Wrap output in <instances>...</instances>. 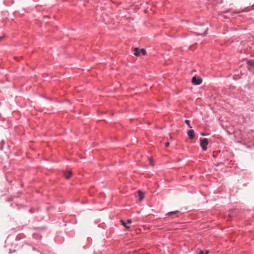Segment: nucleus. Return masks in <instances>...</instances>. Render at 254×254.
<instances>
[{
    "instance_id": "f257e3e1",
    "label": "nucleus",
    "mask_w": 254,
    "mask_h": 254,
    "mask_svg": "<svg viewBox=\"0 0 254 254\" xmlns=\"http://www.w3.org/2000/svg\"><path fill=\"white\" fill-rule=\"evenodd\" d=\"M134 55L136 56H140L141 54L143 55H145L146 54V51L144 49H139L138 48H135L134 49Z\"/></svg>"
},
{
    "instance_id": "f03ea898",
    "label": "nucleus",
    "mask_w": 254,
    "mask_h": 254,
    "mask_svg": "<svg viewBox=\"0 0 254 254\" xmlns=\"http://www.w3.org/2000/svg\"><path fill=\"white\" fill-rule=\"evenodd\" d=\"M208 143V140L207 138H203L200 140V146L203 150L207 149V145Z\"/></svg>"
},
{
    "instance_id": "7ed1b4c3",
    "label": "nucleus",
    "mask_w": 254,
    "mask_h": 254,
    "mask_svg": "<svg viewBox=\"0 0 254 254\" xmlns=\"http://www.w3.org/2000/svg\"><path fill=\"white\" fill-rule=\"evenodd\" d=\"M192 82L195 85H199L202 82V79L200 77L193 76L192 78Z\"/></svg>"
},
{
    "instance_id": "20e7f679",
    "label": "nucleus",
    "mask_w": 254,
    "mask_h": 254,
    "mask_svg": "<svg viewBox=\"0 0 254 254\" xmlns=\"http://www.w3.org/2000/svg\"><path fill=\"white\" fill-rule=\"evenodd\" d=\"M64 174L66 179H69L71 177L72 173L71 171H64Z\"/></svg>"
},
{
    "instance_id": "39448f33",
    "label": "nucleus",
    "mask_w": 254,
    "mask_h": 254,
    "mask_svg": "<svg viewBox=\"0 0 254 254\" xmlns=\"http://www.w3.org/2000/svg\"><path fill=\"white\" fill-rule=\"evenodd\" d=\"M188 135L189 136V137L192 139L194 137V130L193 129H190L188 131Z\"/></svg>"
},
{
    "instance_id": "423d86ee",
    "label": "nucleus",
    "mask_w": 254,
    "mask_h": 254,
    "mask_svg": "<svg viewBox=\"0 0 254 254\" xmlns=\"http://www.w3.org/2000/svg\"><path fill=\"white\" fill-rule=\"evenodd\" d=\"M197 253L198 254H208L209 253V251L206 250L205 252H203V251L199 250L197 251Z\"/></svg>"
},
{
    "instance_id": "0eeeda50",
    "label": "nucleus",
    "mask_w": 254,
    "mask_h": 254,
    "mask_svg": "<svg viewBox=\"0 0 254 254\" xmlns=\"http://www.w3.org/2000/svg\"><path fill=\"white\" fill-rule=\"evenodd\" d=\"M138 194L139 196V200H142L143 198V193L140 190L138 191Z\"/></svg>"
},
{
    "instance_id": "6e6552de",
    "label": "nucleus",
    "mask_w": 254,
    "mask_h": 254,
    "mask_svg": "<svg viewBox=\"0 0 254 254\" xmlns=\"http://www.w3.org/2000/svg\"><path fill=\"white\" fill-rule=\"evenodd\" d=\"M121 224L126 228L128 229L129 227L127 225V223H126L124 220H121Z\"/></svg>"
},
{
    "instance_id": "1a4fd4ad",
    "label": "nucleus",
    "mask_w": 254,
    "mask_h": 254,
    "mask_svg": "<svg viewBox=\"0 0 254 254\" xmlns=\"http://www.w3.org/2000/svg\"><path fill=\"white\" fill-rule=\"evenodd\" d=\"M248 64L249 65L254 66V61L253 60H249L248 61Z\"/></svg>"
},
{
    "instance_id": "9d476101",
    "label": "nucleus",
    "mask_w": 254,
    "mask_h": 254,
    "mask_svg": "<svg viewBox=\"0 0 254 254\" xmlns=\"http://www.w3.org/2000/svg\"><path fill=\"white\" fill-rule=\"evenodd\" d=\"M178 212V211H172V212H170L168 213L167 214L169 215H172V214H176Z\"/></svg>"
},
{
    "instance_id": "9b49d317",
    "label": "nucleus",
    "mask_w": 254,
    "mask_h": 254,
    "mask_svg": "<svg viewBox=\"0 0 254 254\" xmlns=\"http://www.w3.org/2000/svg\"><path fill=\"white\" fill-rule=\"evenodd\" d=\"M185 123L190 128H191L192 127L190 126V121L188 120H185Z\"/></svg>"
},
{
    "instance_id": "f8f14e48",
    "label": "nucleus",
    "mask_w": 254,
    "mask_h": 254,
    "mask_svg": "<svg viewBox=\"0 0 254 254\" xmlns=\"http://www.w3.org/2000/svg\"><path fill=\"white\" fill-rule=\"evenodd\" d=\"M131 223V220L130 219H128L127 222V224H130Z\"/></svg>"
},
{
    "instance_id": "ddd939ff",
    "label": "nucleus",
    "mask_w": 254,
    "mask_h": 254,
    "mask_svg": "<svg viewBox=\"0 0 254 254\" xmlns=\"http://www.w3.org/2000/svg\"><path fill=\"white\" fill-rule=\"evenodd\" d=\"M149 161H150V163L151 165L153 166V164L152 160L151 159H149Z\"/></svg>"
},
{
    "instance_id": "4468645a",
    "label": "nucleus",
    "mask_w": 254,
    "mask_h": 254,
    "mask_svg": "<svg viewBox=\"0 0 254 254\" xmlns=\"http://www.w3.org/2000/svg\"><path fill=\"white\" fill-rule=\"evenodd\" d=\"M169 142H167L165 143V146L166 147H168V146H169Z\"/></svg>"
},
{
    "instance_id": "2eb2a0df",
    "label": "nucleus",
    "mask_w": 254,
    "mask_h": 254,
    "mask_svg": "<svg viewBox=\"0 0 254 254\" xmlns=\"http://www.w3.org/2000/svg\"><path fill=\"white\" fill-rule=\"evenodd\" d=\"M201 135L204 136V135H205V133H201Z\"/></svg>"
},
{
    "instance_id": "dca6fc26",
    "label": "nucleus",
    "mask_w": 254,
    "mask_h": 254,
    "mask_svg": "<svg viewBox=\"0 0 254 254\" xmlns=\"http://www.w3.org/2000/svg\"><path fill=\"white\" fill-rule=\"evenodd\" d=\"M208 28H206L204 32V35L206 34V32L207 31Z\"/></svg>"
}]
</instances>
